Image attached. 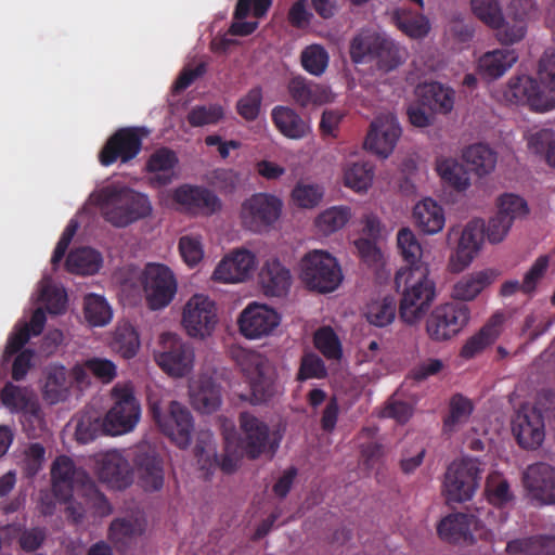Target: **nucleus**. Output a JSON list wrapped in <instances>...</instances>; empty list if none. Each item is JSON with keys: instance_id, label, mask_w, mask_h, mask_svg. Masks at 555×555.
Instances as JSON below:
<instances>
[{"instance_id": "29", "label": "nucleus", "mask_w": 555, "mask_h": 555, "mask_svg": "<svg viewBox=\"0 0 555 555\" xmlns=\"http://www.w3.org/2000/svg\"><path fill=\"white\" fill-rule=\"evenodd\" d=\"M498 274L492 269H486L463 275L452 287L451 296L461 301L474 300L485 288L491 285Z\"/></svg>"}, {"instance_id": "42", "label": "nucleus", "mask_w": 555, "mask_h": 555, "mask_svg": "<svg viewBox=\"0 0 555 555\" xmlns=\"http://www.w3.org/2000/svg\"><path fill=\"white\" fill-rule=\"evenodd\" d=\"M553 545H555V535L538 534L508 541L506 553L509 555H542Z\"/></svg>"}, {"instance_id": "28", "label": "nucleus", "mask_w": 555, "mask_h": 555, "mask_svg": "<svg viewBox=\"0 0 555 555\" xmlns=\"http://www.w3.org/2000/svg\"><path fill=\"white\" fill-rule=\"evenodd\" d=\"M191 403L202 413L217 411L222 402L221 387L211 377L201 376L190 389Z\"/></svg>"}, {"instance_id": "6", "label": "nucleus", "mask_w": 555, "mask_h": 555, "mask_svg": "<svg viewBox=\"0 0 555 555\" xmlns=\"http://www.w3.org/2000/svg\"><path fill=\"white\" fill-rule=\"evenodd\" d=\"M194 357L193 347L172 333L160 335L158 349L154 352L157 365L172 377L188 375L193 370Z\"/></svg>"}, {"instance_id": "50", "label": "nucleus", "mask_w": 555, "mask_h": 555, "mask_svg": "<svg viewBox=\"0 0 555 555\" xmlns=\"http://www.w3.org/2000/svg\"><path fill=\"white\" fill-rule=\"evenodd\" d=\"M315 348L328 360H339L343 348L337 334L331 326H322L313 337Z\"/></svg>"}, {"instance_id": "34", "label": "nucleus", "mask_w": 555, "mask_h": 555, "mask_svg": "<svg viewBox=\"0 0 555 555\" xmlns=\"http://www.w3.org/2000/svg\"><path fill=\"white\" fill-rule=\"evenodd\" d=\"M416 92L422 104L435 113L447 114L454 106V91L440 82L434 81L418 86Z\"/></svg>"}, {"instance_id": "43", "label": "nucleus", "mask_w": 555, "mask_h": 555, "mask_svg": "<svg viewBox=\"0 0 555 555\" xmlns=\"http://www.w3.org/2000/svg\"><path fill=\"white\" fill-rule=\"evenodd\" d=\"M397 313V301L392 296L371 300L365 309L367 322L377 327L392 323Z\"/></svg>"}, {"instance_id": "1", "label": "nucleus", "mask_w": 555, "mask_h": 555, "mask_svg": "<svg viewBox=\"0 0 555 555\" xmlns=\"http://www.w3.org/2000/svg\"><path fill=\"white\" fill-rule=\"evenodd\" d=\"M92 197L105 221L116 228H125L152 211L146 195L125 186L106 185L93 193Z\"/></svg>"}, {"instance_id": "18", "label": "nucleus", "mask_w": 555, "mask_h": 555, "mask_svg": "<svg viewBox=\"0 0 555 555\" xmlns=\"http://www.w3.org/2000/svg\"><path fill=\"white\" fill-rule=\"evenodd\" d=\"M506 96L509 101L528 105L535 112H547L555 107V102L544 94L539 82L527 75H520L509 79Z\"/></svg>"}, {"instance_id": "38", "label": "nucleus", "mask_w": 555, "mask_h": 555, "mask_svg": "<svg viewBox=\"0 0 555 555\" xmlns=\"http://www.w3.org/2000/svg\"><path fill=\"white\" fill-rule=\"evenodd\" d=\"M382 34L372 29H361L353 36L349 44L350 59L354 64H366L374 60L375 51L382 39Z\"/></svg>"}, {"instance_id": "17", "label": "nucleus", "mask_w": 555, "mask_h": 555, "mask_svg": "<svg viewBox=\"0 0 555 555\" xmlns=\"http://www.w3.org/2000/svg\"><path fill=\"white\" fill-rule=\"evenodd\" d=\"M401 127L392 114H382L371 122L370 130L364 141V147L372 153L388 157L401 135Z\"/></svg>"}, {"instance_id": "31", "label": "nucleus", "mask_w": 555, "mask_h": 555, "mask_svg": "<svg viewBox=\"0 0 555 555\" xmlns=\"http://www.w3.org/2000/svg\"><path fill=\"white\" fill-rule=\"evenodd\" d=\"M413 219L418 230L425 234L440 232L446 223L443 208L431 198H425L414 206Z\"/></svg>"}, {"instance_id": "25", "label": "nucleus", "mask_w": 555, "mask_h": 555, "mask_svg": "<svg viewBox=\"0 0 555 555\" xmlns=\"http://www.w3.org/2000/svg\"><path fill=\"white\" fill-rule=\"evenodd\" d=\"M99 477L109 487L122 490L132 482V473L128 460L118 451L105 453L99 461Z\"/></svg>"}, {"instance_id": "64", "label": "nucleus", "mask_w": 555, "mask_h": 555, "mask_svg": "<svg viewBox=\"0 0 555 555\" xmlns=\"http://www.w3.org/2000/svg\"><path fill=\"white\" fill-rule=\"evenodd\" d=\"M262 102V90L259 87L253 88L243 96L236 105L237 113L246 120H255L260 112Z\"/></svg>"}, {"instance_id": "2", "label": "nucleus", "mask_w": 555, "mask_h": 555, "mask_svg": "<svg viewBox=\"0 0 555 555\" xmlns=\"http://www.w3.org/2000/svg\"><path fill=\"white\" fill-rule=\"evenodd\" d=\"M427 266L401 269L396 273L397 289L403 287L399 315L405 323L413 324L422 319L436 297V284L429 279Z\"/></svg>"}, {"instance_id": "21", "label": "nucleus", "mask_w": 555, "mask_h": 555, "mask_svg": "<svg viewBox=\"0 0 555 555\" xmlns=\"http://www.w3.org/2000/svg\"><path fill=\"white\" fill-rule=\"evenodd\" d=\"M238 423L243 434L241 444L245 454L251 460L259 457L269 443V426L249 412H242Z\"/></svg>"}, {"instance_id": "63", "label": "nucleus", "mask_w": 555, "mask_h": 555, "mask_svg": "<svg viewBox=\"0 0 555 555\" xmlns=\"http://www.w3.org/2000/svg\"><path fill=\"white\" fill-rule=\"evenodd\" d=\"M142 526L138 520L117 518L109 526V539L114 542H124L141 534Z\"/></svg>"}, {"instance_id": "11", "label": "nucleus", "mask_w": 555, "mask_h": 555, "mask_svg": "<svg viewBox=\"0 0 555 555\" xmlns=\"http://www.w3.org/2000/svg\"><path fill=\"white\" fill-rule=\"evenodd\" d=\"M142 284L146 302L152 310L167 307L177 293L176 278L165 264H147L142 274Z\"/></svg>"}, {"instance_id": "10", "label": "nucleus", "mask_w": 555, "mask_h": 555, "mask_svg": "<svg viewBox=\"0 0 555 555\" xmlns=\"http://www.w3.org/2000/svg\"><path fill=\"white\" fill-rule=\"evenodd\" d=\"M479 480L480 469L477 461L462 459L452 462L443 481L448 501L461 503L470 500L479 486Z\"/></svg>"}, {"instance_id": "16", "label": "nucleus", "mask_w": 555, "mask_h": 555, "mask_svg": "<svg viewBox=\"0 0 555 555\" xmlns=\"http://www.w3.org/2000/svg\"><path fill=\"white\" fill-rule=\"evenodd\" d=\"M279 313L267 305L250 302L241 312L237 325L241 334L248 339L270 335L280 324Z\"/></svg>"}, {"instance_id": "60", "label": "nucleus", "mask_w": 555, "mask_h": 555, "mask_svg": "<svg viewBox=\"0 0 555 555\" xmlns=\"http://www.w3.org/2000/svg\"><path fill=\"white\" fill-rule=\"evenodd\" d=\"M498 211L505 218H511V223L528 214L526 201L515 194L506 193L499 197Z\"/></svg>"}, {"instance_id": "61", "label": "nucleus", "mask_w": 555, "mask_h": 555, "mask_svg": "<svg viewBox=\"0 0 555 555\" xmlns=\"http://www.w3.org/2000/svg\"><path fill=\"white\" fill-rule=\"evenodd\" d=\"M486 494L489 503L502 507L513 500L507 480L495 476L490 477L486 483Z\"/></svg>"}, {"instance_id": "47", "label": "nucleus", "mask_w": 555, "mask_h": 555, "mask_svg": "<svg viewBox=\"0 0 555 555\" xmlns=\"http://www.w3.org/2000/svg\"><path fill=\"white\" fill-rule=\"evenodd\" d=\"M473 410L474 406L469 399L461 393L454 395L450 400L449 414L443 420L444 431L452 433L459 426L465 424L469 420Z\"/></svg>"}, {"instance_id": "39", "label": "nucleus", "mask_w": 555, "mask_h": 555, "mask_svg": "<svg viewBox=\"0 0 555 555\" xmlns=\"http://www.w3.org/2000/svg\"><path fill=\"white\" fill-rule=\"evenodd\" d=\"M65 266L70 273L91 275L100 270L102 256L91 247L76 248L68 254Z\"/></svg>"}, {"instance_id": "9", "label": "nucleus", "mask_w": 555, "mask_h": 555, "mask_svg": "<svg viewBox=\"0 0 555 555\" xmlns=\"http://www.w3.org/2000/svg\"><path fill=\"white\" fill-rule=\"evenodd\" d=\"M470 319V309L463 302H447L435 308L426 321V331L436 341H443L459 334Z\"/></svg>"}, {"instance_id": "53", "label": "nucleus", "mask_w": 555, "mask_h": 555, "mask_svg": "<svg viewBox=\"0 0 555 555\" xmlns=\"http://www.w3.org/2000/svg\"><path fill=\"white\" fill-rule=\"evenodd\" d=\"M350 216V208L335 206L320 214L315 220V224L324 234H331L341 229L348 222Z\"/></svg>"}, {"instance_id": "52", "label": "nucleus", "mask_w": 555, "mask_h": 555, "mask_svg": "<svg viewBox=\"0 0 555 555\" xmlns=\"http://www.w3.org/2000/svg\"><path fill=\"white\" fill-rule=\"evenodd\" d=\"M490 27L495 30V38L503 46L515 44L521 41L527 34V23L522 17L506 22L502 16L500 24Z\"/></svg>"}, {"instance_id": "5", "label": "nucleus", "mask_w": 555, "mask_h": 555, "mask_svg": "<svg viewBox=\"0 0 555 555\" xmlns=\"http://www.w3.org/2000/svg\"><path fill=\"white\" fill-rule=\"evenodd\" d=\"M113 404L104 416L106 435L119 436L132 431L141 417V405L129 385L116 384L111 390Z\"/></svg>"}, {"instance_id": "4", "label": "nucleus", "mask_w": 555, "mask_h": 555, "mask_svg": "<svg viewBox=\"0 0 555 555\" xmlns=\"http://www.w3.org/2000/svg\"><path fill=\"white\" fill-rule=\"evenodd\" d=\"M299 269V278L306 288L320 294L334 292L343 281L339 263L327 251L314 249L307 253Z\"/></svg>"}, {"instance_id": "57", "label": "nucleus", "mask_w": 555, "mask_h": 555, "mask_svg": "<svg viewBox=\"0 0 555 555\" xmlns=\"http://www.w3.org/2000/svg\"><path fill=\"white\" fill-rule=\"evenodd\" d=\"M223 118V108L220 105H196L188 114L186 120L192 127L216 125Z\"/></svg>"}, {"instance_id": "24", "label": "nucleus", "mask_w": 555, "mask_h": 555, "mask_svg": "<svg viewBox=\"0 0 555 555\" xmlns=\"http://www.w3.org/2000/svg\"><path fill=\"white\" fill-rule=\"evenodd\" d=\"M258 284L268 297L285 296L292 285V274L280 260H267L258 273Z\"/></svg>"}, {"instance_id": "33", "label": "nucleus", "mask_w": 555, "mask_h": 555, "mask_svg": "<svg viewBox=\"0 0 555 555\" xmlns=\"http://www.w3.org/2000/svg\"><path fill=\"white\" fill-rule=\"evenodd\" d=\"M288 93L293 101L302 106L320 105L328 100L327 90L302 76L293 77L287 86Z\"/></svg>"}, {"instance_id": "44", "label": "nucleus", "mask_w": 555, "mask_h": 555, "mask_svg": "<svg viewBox=\"0 0 555 555\" xmlns=\"http://www.w3.org/2000/svg\"><path fill=\"white\" fill-rule=\"evenodd\" d=\"M111 345L122 358L132 359L140 348L139 334L129 323L118 324Z\"/></svg>"}, {"instance_id": "23", "label": "nucleus", "mask_w": 555, "mask_h": 555, "mask_svg": "<svg viewBox=\"0 0 555 555\" xmlns=\"http://www.w3.org/2000/svg\"><path fill=\"white\" fill-rule=\"evenodd\" d=\"M256 258L246 249L224 257L216 267L212 278L223 283H237L248 279L255 269Z\"/></svg>"}, {"instance_id": "40", "label": "nucleus", "mask_w": 555, "mask_h": 555, "mask_svg": "<svg viewBox=\"0 0 555 555\" xmlns=\"http://www.w3.org/2000/svg\"><path fill=\"white\" fill-rule=\"evenodd\" d=\"M463 159L468 168L478 176L492 171L496 164V154L486 144L477 143L463 152Z\"/></svg>"}, {"instance_id": "45", "label": "nucleus", "mask_w": 555, "mask_h": 555, "mask_svg": "<svg viewBox=\"0 0 555 555\" xmlns=\"http://www.w3.org/2000/svg\"><path fill=\"white\" fill-rule=\"evenodd\" d=\"M373 62L379 70L385 73L396 69L403 62L400 47L390 38L382 36Z\"/></svg>"}, {"instance_id": "30", "label": "nucleus", "mask_w": 555, "mask_h": 555, "mask_svg": "<svg viewBox=\"0 0 555 555\" xmlns=\"http://www.w3.org/2000/svg\"><path fill=\"white\" fill-rule=\"evenodd\" d=\"M271 118L276 129L288 139H302L311 131L309 122L288 106H275Z\"/></svg>"}, {"instance_id": "36", "label": "nucleus", "mask_w": 555, "mask_h": 555, "mask_svg": "<svg viewBox=\"0 0 555 555\" xmlns=\"http://www.w3.org/2000/svg\"><path fill=\"white\" fill-rule=\"evenodd\" d=\"M391 21L399 30L413 39H422L430 30L429 20L425 15L406 8L393 10Z\"/></svg>"}, {"instance_id": "15", "label": "nucleus", "mask_w": 555, "mask_h": 555, "mask_svg": "<svg viewBox=\"0 0 555 555\" xmlns=\"http://www.w3.org/2000/svg\"><path fill=\"white\" fill-rule=\"evenodd\" d=\"M172 199L182 211L192 216H211L221 209L220 198L201 185L182 184L173 191Z\"/></svg>"}, {"instance_id": "27", "label": "nucleus", "mask_w": 555, "mask_h": 555, "mask_svg": "<svg viewBox=\"0 0 555 555\" xmlns=\"http://www.w3.org/2000/svg\"><path fill=\"white\" fill-rule=\"evenodd\" d=\"M483 237V222L481 220H472L465 225L453 259L455 271H462L469 266L479 250Z\"/></svg>"}, {"instance_id": "19", "label": "nucleus", "mask_w": 555, "mask_h": 555, "mask_svg": "<svg viewBox=\"0 0 555 555\" xmlns=\"http://www.w3.org/2000/svg\"><path fill=\"white\" fill-rule=\"evenodd\" d=\"M52 491L59 501L73 498L74 483L82 486L90 479L86 472L78 469L67 455L57 456L51 466Z\"/></svg>"}, {"instance_id": "7", "label": "nucleus", "mask_w": 555, "mask_h": 555, "mask_svg": "<svg viewBox=\"0 0 555 555\" xmlns=\"http://www.w3.org/2000/svg\"><path fill=\"white\" fill-rule=\"evenodd\" d=\"M149 135L144 127H125L116 130L99 152V162L108 167L120 160L127 164L134 159L142 150V142Z\"/></svg>"}, {"instance_id": "46", "label": "nucleus", "mask_w": 555, "mask_h": 555, "mask_svg": "<svg viewBox=\"0 0 555 555\" xmlns=\"http://www.w3.org/2000/svg\"><path fill=\"white\" fill-rule=\"evenodd\" d=\"M83 312L91 326H104L111 322L113 311L103 296L89 294L85 297Z\"/></svg>"}, {"instance_id": "49", "label": "nucleus", "mask_w": 555, "mask_h": 555, "mask_svg": "<svg viewBox=\"0 0 555 555\" xmlns=\"http://www.w3.org/2000/svg\"><path fill=\"white\" fill-rule=\"evenodd\" d=\"M373 177L374 167L369 162L353 163L347 166L344 172L345 184L358 192L366 190L371 185Z\"/></svg>"}, {"instance_id": "59", "label": "nucleus", "mask_w": 555, "mask_h": 555, "mask_svg": "<svg viewBox=\"0 0 555 555\" xmlns=\"http://www.w3.org/2000/svg\"><path fill=\"white\" fill-rule=\"evenodd\" d=\"M323 193L318 184L298 182L292 191V198L299 207L313 208L322 201Z\"/></svg>"}, {"instance_id": "35", "label": "nucleus", "mask_w": 555, "mask_h": 555, "mask_svg": "<svg viewBox=\"0 0 555 555\" xmlns=\"http://www.w3.org/2000/svg\"><path fill=\"white\" fill-rule=\"evenodd\" d=\"M178 162L176 152L163 146L150 155L145 164V170L150 173H155L154 181L158 185H167L172 181L173 170Z\"/></svg>"}, {"instance_id": "13", "label": "nucleus", "mask_w": 555, "mask_h": 555, "mask_svg": "<svg viewBox=\"0 0 555 555\" xmlns=\"http://www.w3.org/2000/svg\"><path fill=\"white\" fill-rule=\"evenodd\" d=\"M282 202L264 193L254 194L242 205L241 218L243 225L253 231L261 232L280 217Z\"/></svg>"}, {"instance_id": "8", "label": "nucleus", "mask_w": 555, "mask_h": 555, "mask_svg": "<svg viewBox=\"0 0 555 555\" xmlns=\"http://www.w3.org/2000/svg\"><path fill=\"white\" fill-rule=\"evenodd\" d=\"M151 414L160 431L179 448H186L191 442L193 417L186 406L171 401L164 411L157 403L151 404Z\"/></svg>"}, {"instance_id": "12", "label": "nucleus", "mask_w": 555, "mask_h": 555, "mask_svg": "<svg viewBox=\"0 0 555 555\" xmlns=\"http://www.w3.org/2000/svg\"><path fill=\"white\" fill-rule=\"evenodd\" d=\"M218 323L217 307L208 296L193 295L183 308L182 324L191 337L210 336Z\"/></svg>"}, {"instance_id": "20", "label": "nucleus", "mask_w": 555, "mask_h": 555, "mask_svg": "<svg viewBox=\"0 0 555 555\" xmlns=\"http://www.w3.org/2000/svg\"><path fill=\"white\" fill-rule=\"evenodd\" d=\"M513 434L524 449H537L544 440V421L534 408H521L513 421Z\"/></svg>"}, {"instance_id": "51", "label": "nucleus", "mask_w": 555, "mask_h": 555, "mask_svg": "<svg viewBox=\"0 0 555 555\" xmlns=\"http://www.w3.org/2000/svg\"><path fill=\"white\" fill-rule=\"evenodd\" d=\"M102 434H106L104 430V418L101 420L89 412L82 413L77 417L75 437L78 442L89 443Z\"/></svg>"}, {"instance_id": "22", "label": "nucleus", "mask_w": 555, "mask_h": 555, "mask_svg": "<svg viewBox=\"0 0 555 555\" xmlns=\"http://www.w3.org/2000/svg\"><path fill=\"white\" fill-rule=\"evenodd\" d=\"M524 483L533 499L543 504H555V468L546 463L529 465Z\"/></svg>"}, {"instance_id": "48", "label": "nucleus", "mask_w": 555, "mask_h": 555, "mask_svg": "<svg viewBox=\"0 0 555 555\" xmlns=\"http://www.w3.org/2000/svg\"><path fill=\"white\" fill-rule=\"evenodd\" d=\"M397 246L403 258L409 264L408 268L425 266L420 261L422 257V247L415 234L409 228H402L397 234Z\"/></svg>"}, {"instance_id": "62", "label": "nucleus", "mask_w": 555, "mask_h": 555, "mask_svg": "<svg viewBox=\"0 0 555 555\" xmlns=\"http://www.w3.org/2000/svg\"><path fill=\"white\" fill-rule=\"evenodd\" d=\"M474 14L488 26L502 21V11L498 0H470Z\"/></svg>"}, {"instance_id": "41", "label": "nucleus", "mask_w": 555, "mask_h": 555, "mask_svg": "<svg viewBox=\"0 0 555 555\" xmlns=\"http://www.w3.org/2000/svg\"><path fill=\"white\" fill-rule=\"evenodd\" d=\"M69 390V382L64 366H52L46 375L43 398L50 404L64 401Z\"/></svg>"}, {"instance_id": "32", "label": "nucleus", "mask_w": 555, "mask_h": 555, "mask_svg": "<svg viewBox=\"0 0 555 555\" xmlns=\"http://www.w3.org/2000/svg\"><path fill=\"white\" fill-rule=\"evenodd\" d=\"M518 60L515 50L495 49L486 52L478 60V70L482 77L492 80L503 76Z\"/></svg>"}, {"instance_id": "26", "label": "nucleus", "mask_w": 555, "mask_h": 555, "mask_svg": "<svg viewBox=\"0 0 555 555\" xmlns=\"http://www.w3.org/2000/svg\"><path fill=\"white\" fill-rule=\"evenodd\" d=\"M478 519L474 515L454 513L440 520L437 527L439 537L450 543H474L473 529H476Z\"/></svg>"}, {"instance_id": "55", "label": "nucleus", "mask_w": 555, "mask_h": 555, "mask_svg": "<svg viewBox=\"0 0 555 555\" xmlns=\"http://www.w3.org/2000/svg\"><path fill=\"white\" fill-rule=\"evenodd\" d=\"M304 69L311 75H322L328 65V53L319 44L305 48L300 55Z\"/></svg>"}, {"instance_id": "14", "label": "nucleus", "mask_w": 555, "mask_h": 555, "mask_svg": "<svg viewBox=\"0 0 555 555\" xmlns=\"http://www.w3.org/2000/svg\"><path fill=\"white\" fill-rule=\"evenodd\" d=\"M133 467L138 485L146 492L159 491L165 482L163 459L149 444L137 447L133 452Z\"/></svg>"}, {"instance_id": "58", "label": "nucleus", "mask_w": 555, "mask_h": 555, "mask_svg": "<svg viewBox=\"0 0 555 555\" xmlns=\"http://www.w3.org/2000/svg\"><path fill=\"white\" fill-rule=\"evenodd\" d=\"M327 376V370L324 361L315 353H305L301 357L300 365L296 375V380L305 382L308 379H322Z\"/></svg>"}, {"instance_id": "3", "label": "nucleus", "mask_w": 555, "mask_h": 555, "mask_svg": "<svg viewBox=\"0 0 555 555\" xmlns=\"http://www.w3.org/2000/svg\"><path fill=\"white\" fill-rule=\"evenodd\" d=\"M229 356L248 380L253 404L264 403L275 395V371L267 358L236 345L230 347Z\"/></svg>"}, {"instance_id": "56", "label": "nucleus", "mask_w": 555, "mask_h": 555, "mask_svg": "<svg viewBox=\"0 0 555 555\" xmlns=\"http://www.w3.org/2000/svg\"><path fill=\"white\" fill-rule=\"evenodd\" d=\"M437 172L444 182L459 191H464L469 186V179L463 168L453 159L438 160Z\"/></svg>"}, {"instance_id": "54", "label": "nucleus", "mask_w": 555, "mask_h": 555, "mask_svg": "<svg viewBox=\"0 0 555 555\" xmlns=\"http://www.w3.org/2000/svg\"><path fill=\"white\" fill-rule=\"evenodd\" d=\"M528 147L534 154L544 155L546 163L555 168V138L551 129H541L532 133L528 140Z\"/></svg>"}, {"instance_id": "37", "label": "nucleus", "mask_w": 555, "mask_h": 555, "mask_svg": "<svg viewBox=\"0 0 555 555\" xmlns=\"http://www.w3.org/2000/svg\"><path fill=\"white\" fill-rule=\"evenodd\" d=\"M502 323V315H493L477 334L467 339L461 349V356L465 359L474 358L488 346L492 345L500 335L499 327Z\"/></svg>"}]
</instances>
